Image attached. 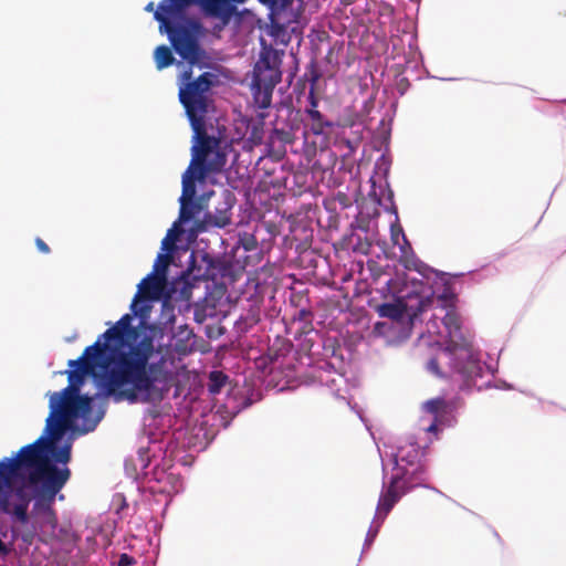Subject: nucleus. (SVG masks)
Listing matches in <instances>:
<instances>
[{
  "mask_svg": "<svg viewBox=\"0 0 566 566\" xmlns=\"http://www.w3.org/2000/svg\"><path fill=\"white\" fill-rule=\"evenodd\" d=\"M132 319L129 314L123 315L83 355L101 364L102 387L115 401L159 402L169 388L171 371L163 361L150 363L156 354L155 339L133 326Z\"/></svg>",
  "mask_w": 566,
  "mask_h": 566,
  "instance_id": "1",
  "label": "nucleus"
},
{
  "mask_svg": "<svg viewBox=\"0 0 566 566\" xmlns=\"http://www.w3.org/2000/svg\"><path fill=\"white\" fill-rule=\"evenodd\" d=\"M51 443L38 438L22 447L15 457L8 458L7 482L11 480L13 485L18 479L28 480L29 486L34 491L33 513L39 516L51 512L56 494L71 476L70 469H59L49 459L45 447Z\"/></svg>",
  "mask_w": 566,
  "mask_h": 566,
  "instance_id": "2",
  "label": "nucleus"
},
{
  "mask_svg": "<svg viewBox=\"0 0 566 566\" xmlns=\"http://www.w3.org/2000/svg\"><path fill=\"white\" fill-rule=\"evenodd\" d=\"M72 369L66 370L69 386L60 392H53L50 396V415L46 418L44 433L40 437L46 442H52L45 447L49 453L54 447V441L62 438L69 429L73 419L78 415H86L91 410V398L78 395L80 386L86 376L92 375L96 368L101 369V364L94 359L84 358V355L77 359H71L67 364Z\"/></svg>",
  "mask_w": 566,
  "mask_h": 566,
  "instance_id": "3",
  "label": "nucleus"
},
{
  "mask_svg": "<svg viewBox=\"0 0 566 566\" xmlns=\"http://www.w3.org/2000/svg\"><path fill=\"white\" fill-rule=\"evenodd\" d=\"M197 0H163L155 11L160 33H166L175 52L190 66L198 65L207 57L200 44L203 35L202 23L186 15V10Z\"/></svg>",
  "mask_w": 566,
  "mask_h": 566,
  "instance_id": "4",
  "label": "nucleus"
},
{
  "mask_svg": "<svg viewBox=\"0 0 566 566\" xmlns=\"http://www.w3.org/2000/svg\"><path fill=\"white\" fill-rule=\"evenodd\" d=\"M216 78L213 73L205 72L192 80L191 66L181 74L182 84L178 96L193 130V142L223 144L220 137L209 135L206 127V116L211 103L209 93Z\"/></svg>",
  "mask_w": 566,
  "mask_h": 566,
  "instance_id": "5",
  "label": "nucleus"
},
{
  "mask_svg": "<svg viewBox=\"0 0 566 566\" xmlns=\"http://www.w3.org/2000/svg\"><path fill=\"white\" fill-rule=\"evenodd\" d=\"M427 368L440 378L449 379L452 389H470L478 378L482 376V366L469 348L463 346H449L431 358Z\"/></svg>",
  "mask_w": 566,
  "mask_h": 566,
  "instance_id": "6",
  "label": "nucleus"
},
{
  "mask_svg": "<svg viewBox=\"0 0 566 566\" xmlns=\"http://www.w3.org/2000/svg\"><path fill=\"white\" fill-rule=\"evenodd\" d=\"M227 164V153L222 144L193 142L191 160L182 174V192L179 200L196 197V182H203L210 174L222 171Z\"/></svg>",
  "mask_w": 566,
  "mask_h": 566,
  "instance_id": "7",
  "label": "nucleus"
},
{
  "mask_svg": "<svg viewBox=\"0 0 566 566\" xmlns=\"http://www.w3.org/2000/svg\"><path fill=\"white\" fill-rule=\"evenodd\" d=\"M401 470V473H397L391 478L389 485L380 494L377 505L379 514L386 516L403 494L418 485H422L426 480V470L421 464H418L412 470Z\"/></svg>",
  "mask_w": 566,
  "mask_h": 566,
  "instance_id": "8",
  "label": "nucleus"
},
{
  "mask_svg": "<svg viewBox=\"0 0 566 566\" xmlns=\"http://www.w3.org/2000/svg\"><path fill=\"white\" fill-rule=\"evenodd\" d=\"M228 268L224 262L218 258L203 253L198 258L193 252L190 254L189 265L184 272L182 277L190 281H217L226 275Z\"/></svg>",
  "mask_w": 566,
  "mask_h": 566,
  "instance_id": "9",
  "label": "nucleus"
},
{
  "mask_svg": "<svg viewBox=\"0 0 566 566\" xmlns=\"http://www.w3.org/2000/svg\"><path fill=\"white\" fill-rule=\"evenodd\" d=\"M169 262L170 256L168 254H158L157 261L154 265V271L157 274H148L138 284V292L135 294L130 305V308L135 314H138L136 306L140 298L155 300L161 294L165 284V274Z\"/></svg>",
  "mask_w": 566,
  "mask_h": 566,
  "instance_id": "10",
  "label": "nucleus"
},
{
  "mask_svg": "<svg viewBox=\"0 0 566 566\" xmlns=\"http://www.w3.org/2000/svg\"><path fill=\"white\" fill-rule=\"evenodd\" d=\"M25 484L29 485L28 480L18 479L12 486L13 500L10 496H4L0 501V506L3 513L11 515L15 521L25 524L29 521L28 509L32 500L31 495L25 490Z\"/></svg>",
  "mask_w": 566,
  "mask_h": 566,
  "instance_id": "11",
  "label": "nucleus"
},
{
  "mask_svg": "<svg viewBox=\"0 0 566 566\" xmlns=\"http://www.w3.org/2000/svg\"><path fill=\"white\" fill-rule=\"evenodd\" d=\"M247 0H197L201 11L208 18L218 19L223 25L229 24L231 19L238 14L237 3Z\"/></svg>",
  "mask_w": 566,
  "mask_h": 566,
  "instance_id": "12",
  "label": "nucleus"
},
{
  "mask_svg": "<svg viewBox=\"0 0 566 566\" xmlns=\"http://www.w3.org/2000/svg\"><path fill=\"white\" fill-rule=\"evenodd\" d=\"M281 80L279 66L272 64L269 56H262L254 66L252 83L274 88Z\"/></svg>",
  "mask_w": 566,
  "mask_h": 566,
  "instance_id": "13",
  "label": "nucleus"
},
{
  "mask_svg": "<svg viewBox=\"0 0 566 566\" xmlns=\"http://www.w3.org/2000/svg\"><path fill=\"white\" fill-rule=\"evenodd\" d=\"M420 457L419 448L415 443H408L405 446H400L395 454V463L398 467L399 472L401 473V469H407V467H401L400 463H406L408 467H413ZM408 470H410L408 468Z\"/></svg>",
  "mask_w": 566,
  "mask_h": 566,
  "instance_id": "14",
  "label": "nucleus"
},
{
  "mask_svg": "<svg viewBox=\"0 0 566 566\" xmlns=\"http://www.w3.org/2000/svg\"><path fill=\"white\" fill-rule=\"evenodd\" d=\"M206 221L203 222H197L195 226V230L197 232H202L207 230V224L218 227V228H224L231 223V213L226 209L221 211L217 216H212L211 213H208Z\"/></svg>",
  "mask_w": 566,
  "mask_h": 566,
  "instance_id": "15",
  "label": "nucleus"
},
{
  "mask_svg": "<svg viewBox=\"0 0 566 566\" xmlns=\"http://www.w3.org/2000/svg\"><path fill=\"white\" fill-rule=\"evenodd\" d=\"M305 113L311 119V132L314 135H323L326 133V129L334 126V124L325 119L322 113L317 109H305Z\"/></svg>",
  "mask_w": 566,
  "mask_h": 566,
  "instance_id": "16",
  "label": "nucleus"
},
{
  "mask_svg": "<svg viewBox=\"0 0 566 566\" xmlns=\"http://www.w3.org/2000/svg\"><path fill=\"white\" fill-rule=\"evenodd\" d=\"M273 87L256 85L252 83L254 104L262 109L271 106Z\"/></svg>",
  "mask_w": 566,
  "mask_h": 566,
  "instance_id": "17",
  "label": "nucleus"
},
{
  "mask_svg": "<svg viewBox=\"0 0 566 566\" xmlns=\"http://www.w3.org/2000/svg\"><path fill=\"white\" fill-rule=\"evenodd\" d=\"M180 201V211H179V221L188 222L192 220L197 214L200 213L202 207L200 202L196 199L190 200H179Z\"/></svg>",
  "mask_w": 566,
  "mask_h": 566,
  "instance_id": "18",
  "label": "nucleus"
},
{
  "mask_svg": "<svg viewBox=\"0 0 566 566\" xmlns=\"http://www.w3.org/2000/svg\"><path fill=\"white\" fill-rule=\"evenodd\" d=\"M408 306L402 303H384L378 306V314L381 317H387L391 319H400L405 312H407Z\"/></svg>",
  "mask_w": 566,
  "mask_h": 566,
  "instance_id": "19",
  "label": "nucleus"
},
{
  "mask_svg": "<svg viewBox=\"0 0 566 566\" xmlns=\"http://www.w3.org/2000/svg\"><path fill=\"white\" fill-rule=\"evenodd\" d=\"M154 60L157 70L166 69L174 64L175 57L171 52V49L167 45H159L154 51Z\"/></svg>",
  "mask_w": 566,
  "mask_h": 566,
  "instance_id": "20",
  "label": "nucleus"
},
{
  "mask_svg": "<svg viewBox=\"0 0 566 566\" xmlns=\"http://www.w3.org/2000/svg\"><path fill=\"white\" fill-rule=\"evenodd\" d=\"M424 409L436 418L444 416L449 411V403L444 398H434L424 403Z\"/></svg>",
  "mask_w": 566,
  "mask_h": 566,
  "instance_id": "21",
  "label": "nucleus"
},
{
  "mask_svg": "<svg viewBox=\"0 0 566 566\" xmlns=\"http://www.w3.org/2000/svg\"><path fill=\"white\" fill-rule=\"evenodd\" d=\"M228 376L222 371H211L209 375V392L212 395L219 394L221 388L226 385Z\"/></svg>",
  "mask_w": 566,
  "mask_h": 566,
  "instance_id": "22",
  "label": "nucleus"
},
{
  "mask_svg": "<svg viewBox=\"0 0 566 566\" xmlns=\"http://www.w3.org/2000/svg\"><path fill=\"white\" fill-rule=\"evenodd\" d=\"M51 455L55 462L66 464L71 460V444L66 443L61 448H56V441H54V447L49 452L50 460Z\"/></svg>",
  "mask_w": 566,
  "mask_h": 566,
  "instance_id": "23",
  "label": "nucleus"
},
{
  "mask_svg": "<svg viewBox=\"0 0 566 566\" xmlns=\"http://www.w3.org/2000/svg\"><path fill=\"white\" fill-rule=\"evenodd\" d=\"M319 78H321L319 72L313 67L311 71V77H310V82H311V87H310V92H308L310 107L307 109H316V107L318 105V99L315 94V87H316V84Z\"/></svg>",
  "mask_w": 566,
  "mask_h": 566,
  "instance_id": "24",
  "label": "nucleus"
},
{
  "mask_svg": "<svg viewBox=\"0 0 566 566\" xmlns=\"http://www.w3.org/2000/svg\"><path fill=\"white\" fill-rule=\"evenodd\" d=\"M442 323L448 332L451 334L452 332H458L461 328L460 317L454 311H448L442 318Z\"/></svg>",
  "mask_w": 566,
  "mask_h": 566,
  "instance_id": "25",
  "label": "nucleus"
},
{
  "mask_svg": "<svg viewBox=\"0 0 566 566\" xmlns=\"http://www.w3.org/2000/svg\"><path fill=\"white\" fill-rule=\"evenodd\" d=\"M8 467H9L8 458L0 461V493L3 491L4 488L12 486L11 480H9L7 482V479H6L7 474H8Z\"/></svg>",
  "mask_w": 566,
  "mask_h": 566,
  "instance_id": "26",
  "label": "nucleus"
},
{
  "mask_svg": "<svg viewBox=\"0 0 566 566\" xmlns=\"http://www.w3.org/2000/svg\"><path fill=\"white\" fill-rule=\"evenodd\" d=\"M41 523L43 525L49 526L52 530H55L57 526V516L55 510L52 507L51 512H46L44 515L40 516Z\"/></svg>",
  "mask_w": 566,
  "mask_h": 566,
  "instance_id": "27",
  "label": "nucleus"
},
{
  "mask_svg": "<svg viewBox=\"0 0 566 566\" xmlns=\"http://www.w3.org/2000/svg\"><path fill=\"white\" fill-rule=\"evenodd\" d=\"M240 243L242 244L245 251H252L258 248V241L255 237L252 234H245L243 238L240 239Z\"/></svg>",
  "mask_w": 566,
  "mask_h": 566,
  "instance_id": "28",
  "label": "nucleus"
},
{
  "mask_svg": "<svg viewBox=\"0 0 566 566\" xmlns=\"http://www.w3.org/2000/svg\"><path fill=\"white\" fill-rule=\"evenodd\" d=\"M431 298L430 297H427V298H422L419 301L418 303V307L415 312H412L410 314L411 317H417L420 313L424 312L427 310V307L430 305L431 303Z\"/></svg>",
  "mask_w": 566,
  "mask_h": 566,
  "instance_id": "29",
  "label": "nucleus"
},
{
  "mask_svg": "<svg viewBox=\"0 0 566 566\" xmlns=\"http://www.w3.org/2000/svg\"><path fill=\"white\" fill-rule=\"evenodd\" d=\"M135 563H136V559L133 556H130L126 553H123L119 555L117 566H130V565H134Z\"/></svg>",
  "mask_w": 566,
  "mask_h": 566,
  "instance_id": "30",
  "label": "nucleus"
},
{
  "mask_svg": "<svg viewBox=\"0 0 566 566\" xmlns=\"http://www.w3.org/2000/svg\"><path fill=\"white\" fill-rule=\"evenodd\" d=\"M35 245L41 253L49 254L51 252L50 247L41 239H35Z\"/></svg>",
  "mask_w": 566,
  "mask_h": 566,
  "instance_id": "31",
  "label": "nucleus"
},
{
  "mask_svg": "<svg viewBox=\"0 0 566 566\" xmlns=\"http://www.w3.org/2000/svg\"><path fill=\"white\" fill-rule=\"evenodd\" d=\"M264 4L275 6L280 2V0H260ZM282 6H286L290 0H281Z\"/></svg>",
  "mask_w": 566,
  "mask_h": 566,
  "instance_id": "32",
  "label": "nucleus"
},
{
  "mask_svg": "<svg viewBox=\"0 0 566 566\" xmlns=\"http://www.w3.org/2000/svg\"><path fill=\"white\" fill-rule=\"evenodd\" d=\"M10 553V548L0 538V556H7Z\"/></svg>",
  "mask_w": 566,
  "mask_h": 566,
  "instance_id": "33",
  "label": "nucleus"
},
{
  "mask_svg": "<svg viewBox=\"0 0 566 566\" xmlns=\"http://www.w3.org/2000/svg\"><path fill=\"white\" fill-rule=\"evenodd\" d=\"M22 539H23V542H25L28 544H31L32 539H33V535L32 534H24V535H22Z\"/></svg>",
  "mask_w": 566,
  "mask_h": 566,
  "instance_id": "34",
  "label": "nucleus"
},
{
  "mask_svg": "<svg viewBox=\"0 0 566 566\" xmlns=\"http://www.w3.org/2000/svg\"><path fill=\"white\" fill-rule=\"evenodd\" d=\"M145 10H146V11H148V12H154V13H155V11H156L157 9H155V4H154V2H149V3H147V6L145 7Z\"/></svg>",
  "mask_w": 566,
  "mask_h": 566,
  "instance_id": "35",
  "label": "nucleus"
},
{
  "mask_svg": "<svg viewBox=\"0 0 566 566\" xmlns=\"http://www.w3.org/2000/svg\"><path fill=\"white\" fill-rule=\"evenodd\" d=\"M405 266H406L407 269L415 268V261H413V260H409L408 258H406Z\"/></svg>",
  "mask_w": 566,
  "mask_h": 566,
  "instance_id": "36",
  "label": "nucleus"
},
{
  "mask_svg": "<svg viewBox=\"0 0 566 566\" xmlns=\"http://www.w3.org/2000/svg\"><path fill=\"white\" fill-rule=\"evenodd\" d=\"M258 117H259L261 120H263V119L266 117V114H265V113H260V114L258 115Z\"/></svg>",
  "mask_w": 566,
  "mask_h": 566,
  "instance_id": "37",
  "label": "nucleus"
},
{
  "mask_svg": "<svg viewBox=\"0 0 566 566\" xmlns=\"http://www.w3.org/2000/svg\"><path fill=\"white\" fill-rule=\"evenodd\" d=\"M436 429H437V427H436V424H434V423H432V424L428 428V430H429V431H434Z\"/></svg>",
  "mask_w": 566,
  "mask_h": 566,
  "instance_id": "38",
  "label": "nucleus"
},
{
  "mask_svg": "<svg viewBox=\"0 0 566 566\" xmlns=\"http://www.w3.org/2000/svg\"><path fill=\"white\" fill-rule=\"evenodd\" d=\"M167 243H168V238H165L164 241H163L164 248H167Z\"/></svg>",
  "mask_w": 566,
  "mask_h": 566,
  "instance_id": "39",
  "label": "nucleus"
}]
</instances>
